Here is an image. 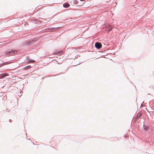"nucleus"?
Segmentation results:
<instances>
[{"instance_id":"nucleus-4","label":"nucleus","mask_w":154,"mask_h":154,"mask_svg":"<svg viewBox=\"0 0 154 154\" xmlns=\"http://www.w3.org/2000/svg\"><path fill=\"white\" fill-rule=\"evenodd\" d=\"M106 27L108 28V31H109L111 30L112 29V26L110 25H108L106 26Z\"/></svg>"},{"instance_id":"nucleus-9","label":"nucleus","mask_w":154,"mask_h":154,"mask_svg":"<svg viewBox=\"0 0 154 154\" xmlns=\"http://www.w3.org/2000/svg\"><path fill=\"white\" fill-rule=\"evenodd\" d=\"M152 88H153V86H152Z\"/></svg>"},{"instance_id":"nucleus-7","label":"nucleus","mask_w":154,"mask_h":154,"mask_svg":"<svg viewBox=\"0 0 154 154\" xmlns=\"http://www.w3.org/2000/svg\"><path fill=\"white\" fill-rule=\"evenodd\" d=\"M143 128L145 130H147L148 129V127L146 125L143 126Z\"/></svg>"},{"instance_id":"nucleus-5","label":"nucleus","mask_w":154,"mask_h":154,"mask_svg":"<svg viewBox=\"0 0 154 154\" xmlns=\"http://www.w3.org/2000/svg\"><path fill=\"white\" fill-rule=\"evenodd\" d=\"M69 6V4L68 3H66L63 5V6L65 8H68Z\"/></svg>"},{"instance_id":"nucleus-8","label":"nucleus","mask_w":154,"mask_h":154,"mask_svg":"<svg viewBox=\"0 0 154 154\" xmlns=\"http://www.w3.org/2000/svg\"><path fill=\"white\" fill-rule=\"evenodd\" d=\"M31 67V66H29L27 67H25L26 69L27 68H30Z\"/></svg>"},{"instance_id":"nucleus-3","label":"nucleus","mask_w":154,"mask_h":154,"mask_svg":"<svg viewBox=\"0 0 154 154\" xmlns=\"http://www.w3.org/2000/svg\"><path fill=\"white\" fill-rule=\"evenodd\" d=\"M8 75V74L7 73H5L4 74H1L0 75V78L2 79Z\"/></svg>"},{"instance_id":"nucleus-1","label":"nucleus","mask_w":154,"mask_h":154,"mask_svg":"<svg viewBox=\"0 0 154 154\" xmlns=\"http://www.w3.org/2000/svg\"><path fill=\"white\" fill-rule=\"evenodd\" d=\"M17 52L16 51H11L8 52H6V54H8L10 56L13 55L14 54L17 53Z\"/></svg>"},{"instance_id":"nucleus-6","label":"nucleus","mask_w":154,"mask_h":154,"mask_svg":"<svg viewBox=\"0 0 154 154\" xmlns=\"http://www.w3.org/2000/svg\"><path fill=\"white\" fill-rule=\"evenodd\" d=\"M35 61L34 60H31L28 61L27 62V63H34Z\"/></svg>"},{"instance_id":"nucleus-2","label":"nucleus","mask_w":154,"mask_h":154,"mask_svg":"<svg viewBox=\"0 0 154 154\" xmlns=\"http://www.w3.org/2000/svg\"><path fill=\"white\" fill-rule=\"evenodd\" d=\"M95 46L97 49H100L101 48L102 45L100 42H96L95 44Z\"/></svg>"}]
</instances>
